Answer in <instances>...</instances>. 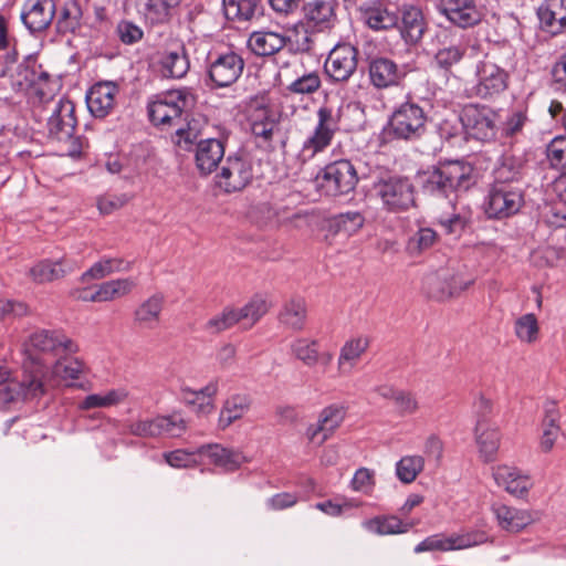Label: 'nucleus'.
<instances>
[{
	"mask_svg": "<svg viewBox=\"0 0 566 566\" xmlns=\"http://www.w3.org/2000/svg\"><path fill=\"white\" fill-rule=\"evenodd\" d=\"M524 205V181L521 167L505 160L494 171L484 200V211L490 219H506L516 214Z\"/></svg>",
	"mask_w": 566,
	"mask_h": 566,
	"instance_id": "obj_1",
	"label": "nucleus"
},
{
	"mask_svg": "<svg viewBox=\"0 0 566 566\" xmlns=\"http://www.w3.org/2000/svg\"><path fill=\"white\" fill-rule=\"evenodd\" d=\"M423 195L434 199H448L455 210L458 191L468 190L473 184V167L462 160H450L433 166L419 176Z\"/></svg>",
	"mask_w": 566,
	"mask_h": 566,
	"instance_id": "obj_2",
	"label": "nucleus"
},
{
	"mask_svg": "<svg viewBox=\"0 0 566 566\" xmlns=\"http://www.w3.org/2000/svg\"><path fill=\"white\" fill-rule=\"evenodd\" d=\"M78 346L62 331L40 329L32 333L25 346L28 359L24 363V379H28L31 370L44 369L57 356L75 354Z\"/></svg>",
	"mask_w": 566,
	"mask_h": 566,
	"instance_id": "obj_3",
	"label": "nucleus"
},
{
	"mask_svg": "<svg viewBox=\"0 0 566 566\" xmlns=\"http://www.w3.org/2000/svg\"><path fill=\"white\" fill-rule=\"evenodd\" d=\"M75 104L69 98H61L52 109L48 119V137L60 144L61 156L77 159L82 156L85 142L74 135L77 125Z\"/></svg>",
	"mask_w": 566,
	"mask_h": 566,
	"instance_id": "obj_4",
	"label": "nucleus"
},
{
	"mask_svg": "<svg viewBox=\"0 0 566 566\" xmlns=\"http://www.w3.org/2000/svg\"><path fill=\"white\" fill-rule=\"evenodd\" d=\"M196 104V96L190 88L170 90L154 95L147 104L150 123L161 129L177 127L182 115Z\"/></svg>",
	"mask_w": 566,
	"mask_h": 566,
	"instance_id": "obj_5",
	"label": "nucleus"
},
{
	"mask_svg": "<svg viewBox=\"0 0 566 566\" xmlns=\"http://www.w3.org/2000/svg\"><path fill=\"white\" fill-rule=\"evenodd\" d=\"M375 196L389 212H403L415 205V187L407 177L388 175L373 185Z\"/></svg>",
	"mask_w": 566,
	"mask_h": 566,
	"instance_id": "obj_6",
	"label": "nucleus"
},
{
	"mask_svg": "<svg viewBox=\"0 0 566 566\" xmlns=\"http://www.w3.org/2000/svg\"><path fill=\"white\" fill-rule=\"evenodd\" d=\"M506 64L507 62L501 60L496 51L488 52L475 67L474 95L481 98H492L504 92L509 81V74L504 70Z\"/></svg>",
	"mask_w": 566,
	"mask_h": 566,
	"instance_id": "obj_7",
	"label": "nucleus"
},
{
	"mask_svg": "<svg viewBox=\"0 0 566 566\" xmlns=\"http://www.w3.org/2000/svg\"><path fill=\"white\" fill-rule=\"evenodd\" d=\"M317 124L313 134L304 142L298 158L306 163L317 153L323 151L332 143L334 134L338 130L340 108L324 105L317 109Z\"/></svg>",
	"mask_w": 566,
	"mask_h": 566,
	"instance_id": "obj_8",
	"label": "nucleus"
},
{
	"mask_svg": "<svg viewBox=\"0 0 566 566\" xmlns=\"http://www.w3.org/2000/svg\"><path fill=\"white\" fill-rule=\"evenodd\" d=\"M358 182L357 171L347 159L325 166L316 177V186L327 196H340L353 191Z\"/></svg>",
	"mask_w": 566,
	"mask_h": 566,
	"instance_id": "obj_9",
	"label": "nucleus"
},
{
	"mask_svg": "<svg viewBox=\"0 0 566 566\" xmlns=\"http://www.w3.org/2000/svg\"><path fill=\"white\" fill-rule=\"evenodd\" d=\"M427 116L422 107L416 103L401 104L391 115L389 133L403 140L420 138L426 132Z\"/></svg>",
	"mask_w": 566,
	"mask_h": 566,
	"instance_id": "obj_10",
	"label": "nucleus"
},
{
	"mask_svg": "<svg viewBox=\"0 0 566 566\" xmlns=\"http://www.w3.org/2000/svg\"><path fill=\"white\" fill-rule=\"evenodd\" d=\"M497 113L488 106L470 104L459 117L461 127L469 137L480 142L494 140L499 132Z\"/></svg>",
	"mask_w": 566,
	"mask_h": 566,
	"instance_id": "obj_11",
	"label": "nucleus"
},
{
	"mask_svg": "<svg viewBox=\"0 0 566 566\" xmlns=\"http://www.w3.org/2000/svg\"><path fill=\"white\" fill-rule=\"evenodd\" d=\"M148 71L163 80H181L190 70V61L184 46L158 50L147 57Z\"/></svg>",
	"mask_w": 566,
	"mask_h": 566,
	"instance_id": "obj_12",
	"label": "nucleus"
},
{
	"mask_svg": "<svg viewBox=\"0 0 566 566\" xmlns=\"http://www.w3.org/2000/svg\"><path fill=\"white\" fill-rule=\"evenodd\" d=\"M85 366L82 360L71 356V354H63L53 359L44 369L36 370L35 376L38 379L43 381L42 390L38 396L44 394L48 387H55L60 385H70L73 380H76L84 373Z\"/></svg>",
	"mask_w": 566,
	"mask_h": 566,
	"instance_id": "obj_13",
	"label": "nucleus"
},
{
	"mask_svg": "<svg viewBox=\"0 0 566 566\" xmlns=\"http://www.w3.org/2000/svg\"><path fill=\"white\" fill-rule=\"evenodd\" d=\"M437 10L451 24L469 29L482 22L486 8L484 0H439Z\"/></svg>",
	"mask_w": 566,
	"mask_h": 566,
	"instance_id": "obj_14",
	"label": "nucleus"
},
{
	"mask_svg": "<svg viewBox=\"0 0 566 566\" xmlns=\"http://www.w3.org/2000/svg\"><path fill=\"white\" fill-rule=\"evenodd\" d=\"M473 283V279H464L461 273L439 270L427 274L422 280L426 294L437 301H446L459 295Z\"/></svg>",
	"mask_w": 566,
	"mask_h": 566,
	"instance_id": "obj_15",
	"label": "nucleus"
},
{
	"mask_svg": "<svg viewBox=\"0 0 566 566\" xmlns=\"http://www.w3.org/2000/svg\"><path fill=\"white\" fill-rule=\"evenodd\" d=\"M252 177V166L247 158L229 155L223 160L214 180L218 188L226 193H232L244 189L251 182Z\"/></svg>",
	"mask_w": 566,
	"mask_h": 566,
	"instance_id": "obj_16",
	"label": "nucleus"
},
{
	"mask_svg": "<svg viewBox=\"0 0 566 566\" xmlns=\"http://www.w3.org/2000/svg\"><path fill=\"white\" fill-rule=\"evenodd\" d=\"M244 70V60L233 51L210 55L208 76L216 87H228L235 83Z\"/></svg>",
	"mask_w": 566,
	"mask_h": 566,
	"instance_id": "obj_17",
	"label": "nucleus"
},
{
	"mask_svg": "<svg viewBox=\"0 0 566 566\" xmlns=\"http://www.w3.org/2000/svg\"><path fill=\"white\" fill-rule=\"evenodd\" d=\"M488 541L486 535L483 532H469L464 534H451L446 536L443 534H434L428 536L420 542L413 549L416 554L423 552H448L467 549Z\"/></svg>",
	"mask_w": 566,
	"mask_h": 566,
	"instance_id": "obj_18",
	"label": "nucleus"
},
{
	"mask_svg": "<svg viewBox=\"0 0 566 566\" xmlns=\"http://www.w3.org/2000/svg\"><path fill=\"white\" fill-rule=\"evenodd\" d=\"M358 50L349 44H337L328 54L324 69L333 82H347L356 72Z\"/></svg>",
	"mask_w": 566,
	"mask_h": 566,
	"instance_id": "obj_19",
	"label": "nucleus"
},
{
	"mask_svg": "<svg viewBox=\"0 0 566 566\" xmlns=\"http://www.w3.org/2000/svg\"><path fill=\"white\" fill-rule=\"evenodd\" d=\"M43 381L35 376L30 375L28 379L18 381L11 378V373L7 367H0V406H7L19 399L38 397L42 390Z\"/></svg>",
	"mask_w": 566,
	"mask_h": 566,
	"instance_id": "obj_20",
	"label": "nucleus"
},
{
	"mask_svg": "<svg viewBox=\"0 0 566 566\" xmlns=\"http://www.w3.org/2000/svg\"><path fill=\"white\" fill-rule=\"evenodd\" d=\"M14 84L20 90L31 88L41 102H48L55 92V83L50 81L49 75L27 64H20L14 77Z\"/></svg>",
	"mask_w": 566,
	"mask_h": 566,
	"instance_id": "obj_21",
	"label": "nucleus"
},
{
	"mask_svg": "<svg viewBox=\"0 0 566 566\" xmlns=\"http://www.w3.org/2000/svg\"><path fill=\"white\" fill-rule=\"evenodd\" d=\"M398 15L399 22L397 27L401 39L408 45L418 44L428 29V23L422 10L412 4H403L399 9Z\"/></svg>",
	"mask_w": 566,
	"mask_h": 566,
	"instance_id": "obj_22",
	"label": "nucleus"
},
{
	"mask_svg": "<svg viewBox=\"0 0 566 566\" xmlns=\"http://www.w3.org/2000/svg\"><path fill=\"white\" fill-rule=\"evenodd\" d=\"M55 11L54 0H27L21 12V20L30 32H41L50 27Z\"/></svg>",
	"mask_w": 566,
	"mask_h": 566,
	"instance_id": "obj_23",
	"label": "nucleus"
},
{
	"mask_svg": "<svg viewBox=\"0 0 566 566\" xmlns=\"http://www.w3.org/2000/svg\"><path fill=\"white\" fill-rule=\"evenodd\" d=\"M345 416L346 410L343 406L331 405L325 407L321 411L317 422L315 424H311L307 428V439L313 443L322 444L340 426L345 419Z\"/></svg>",
	"mask_w": 566,
	"mask_h": 566,
	"instance_id": "obj_24",
	"label": "nucleus"
},
{
	"mask_svg": "<svg viewBox=\"0 0 566 566\" xmlns=\"http://www.w3.org/2000/svg\"><path fill=\"white\" fill-rule=\"evenodd\" d=\"M226 146L220 138H206L196 144L195 165L201 176H208L216 171L223 163Z\"/></svg>",
	"mask_w": 566,
	"mask_h": 566,
	"instance_id": "obj_25",
	"label": "nucleus"
},
{
	"mask_svg": "<svg viewBox=\"0 0 566 566\" xmlns=\"http://www.w3.org/2000/svg\"><path fill=\"white\" fill-rule=\"evenodd\" d=\"M368 75L370 83L382 90L398 85L405 77V72L391 59L377 56L369 61Z\"/></svg>",
	"mask_w": 566,
	"mask_h": 566,
	"instance_id": "obj_26",
	"label": "nucleus"
},
{
	"mask_svg": "<svg viewBox=\"0 0 566 566\" xmlns=\"http://www.w3.org/2000/svg\"><path fill=\"white\" fill-rule=\"evenodd\" d=\"M188 428L187 420L179 412L158 416L144 421V437H181Z\"/></svg>",
	"mask_w": 566,
	"mask_h": 566,
	"instance_id": "obj_27",
	"label": "nucleus"
},
{
	"mask_svg": "<svg viewBox=\"0 0 566 566\" xmlns=\"http://www.w3.org/2000/svg\"><path fill=\"white\" fill-rule=\"evenodd\" d=\"M118 90L109 82L97 83L87 93V107L97 118L106 117L115 106V97Z\"/></svg>",
	"mask_w": 566,
	"mask_h": 566,
	"instance_id": "obj_28",
	"label": "nucleus"
},
{
	"mask_svg": "<svg viewBox=\"0 0 566 566\" xmlns=\"http://www.w3.org/2000/svg\"><path fill=\"white\" fill-rule=\"evenodd\" d=\"M334 0H313L303 6L306 23L318 30L331 29L336 21Z\"/></svg>",
	"mask_w": 566,
	"mask_h": 566,
	"instance_id": "obj_29",
	"label": "nucleus"
},
{
	"mask_svg": "<svg viewBox=\"0 0 566 566\" xmlns=\"http://www.w3.org/2000/svg\"><path fill=\"white\" fill-rule=\"evenodd\" d=\"M492 513L494 514L497 525L506 532L517 533L530 525L534 518L533 515L526 510H520L502 503L492 505Z\"/></svg>",
	"mask_w": 566,
	"mask_h": 566,
	"instance_id": "obj_30",
	"label": "nucleus"
},
{
	"mask_svg": "<svg viewBox=\"0 0 566 566\" xmlns=\"http://www.w3.org/2000/svg\"><path fill=\"white\" fill-rule=\"evenodd\" d=\"M537 14L543 30L553 35L560 33L566 27L565 0H545Z\"/></svg>",
	"mask_w": 566,
	"mask_h": 566,
	"instance_id": "obj_31",
	"label": "nucleus"
},
{
	"mask_svg": "<svg viewBox=\"0 0 566 566\" xmlns=\"http://www.w3.org/2000/svg\"><path fill=\"white\" fill-rule=\"evenodd\" d=\"M501 434L499 428L486 420L478 419L475 426V442L481 458L485 462L493 461L500 447Z\"/></svg>",
	"mask_w": 566,
	"mask_h": 566,
	"instance_id": "obj_32",
	"label": "nucleus"
},
{
	"mask_svg": "<svg viewBox=\"0 0 566 566\" xmlns=\"http://www.w3.org/2000/svg\"><path fill=\"white\" fill-rule=\"evenodd\" d=\"M202 458L209 459L211 463L221 467L227 471H234L245 462V457L237 450L227 449L217 443H209L199 447Z\"/></svg>",
	"mask_w": 566,
	"mask_h": 566,
	"instance_id": "obj_33",
	"label": "nucleus"
},
{
	"mask_svg": "<svg viewBox=\"0 0 566 566\" xmlns=\"http://www.w3.org/2000/svg\"><path fill=\"white\" fill-rule=\"evenodd\" d=\"M252 399L247 394H233L228 397L219 413L218 427L221 430L227 429L235 421L242 419L249 412Z\"/></svg>",
	"mask_w": 566,
	"mask_h": 566,
	"instance_id": "obj_34",
	"label": "nucleus"
},
{
	"mask_svg": "<svg viewBox=\"0 0 566 566\" xmlns=\"http://www.w3.org/2000/svg\"><path fill=\"white\" fill-rule=\"evenodd\" d=\"M280 129V122L274 112L259 108L251 115V132L263 145H270Z\"/></svg>",
	"mask_w": 566,
	"mask_h": 566,
	"instance_id": "obj_35",
	"label": "nucleus"
},
{
	"mask_svg": "<svg viewBox=\"0 0 566 566\" xmlns=\"http://www.w3.org/2000/svg\"><path fill=\"white\" fill-rule=\"evenodd\" d=\"M286 44V38L279 32L255 31L248 41L250 50L259 56H270L281 51Z\"/></svg>",
	"mask_w": 566,
	"mask_h": 566,
	"instance_id": "obj_36",
	"label": "nucleus"
},
{
	"mask_svg": "<svg viewBox=\"0 0 566 566\" xmlns=\"http://www.w3.org/2000/svg\"><path fill=\"white\" fill-rule=\"evenodd\" d=\"M530 124L527 106L517 105L509 111L505 119L500 124L499 130L504 138L517 139Z\"/></svg>",
	"mask_w": 566,
	"mask_h": 566,
	"instance_id": "obj_37",
	"label": "nucleus"
},
{
	"mask_svg": "<svg viewBox=\"0 0 566 566\" xmlns=\"http://www.w3.org/2000/svg\"><path fill=\"white\" fill-rule=\"evenodd\" d=\"M368 347L369 338L366 336H358L346 340L338 356L337 364L339 373H349Z\"/></svg>",
	"mask_w": 566,
	"mask_h": 566,
	"instance_id": "obj_38",
	"label": "nucleus"
},
{
	"mask_svg": "<svg viewBox=\"0 0 566 566\" xmlns=\"http://www.w3.org/2000/svg\"><path fill=\"white\" fill-rule=\"evenodd\" d=\"M130 268L132 263L122 258H103L82 274L81 282L101 280L113 273L127 272Z\"/></svg>",
	"mask_w": 566,
	"mask_h": 566,
	"instance_id": "obj_39",
	"label": "nucleus"
},
{
	"mask_svg": "<svg viewBox=\"0 0 566 566\" xmlns=\"http://www.w3.org/2000/svg\"><path fill=\"white\" fill-rule=\"evenodd\" d=\"M365 23L375 31L388 30L398 25L399 15L381 4H371L363 9Z\"/></svg>",
	"mask_w": 566,
	"mask_h": 566,
	"instance_id": "obj_40",
	"label": "nucleus"
},
{
	"mask_svg": "<svg viewBox=\"0 0 566 566\" xmlns=\"http://www.w3.org/2000/svg\"><path fill=\"white\" fill-rule=\"evenodd\" d=\"M258 9V0H223L224 14L231 21H250L255 17Z\"/></svg>",
	"mask_w": 566,
	"mask_h": 566,
	"instance_id": "obj_41",
	"label": "nucleus"
},
{
	"mask_svg": "<svg viewBox=\"0 0 566 566\" xmlns=\"http://www.w3.org/2000/svg\"><path fill=\"white\" fill-rule=\"evenodd\" d=\"M281 322L294 331H301L305 325L306 304L303 298H293L289 301L281 311Z\"/></svg>",
	"mask_w": 566,
	"mask_h": 566,
	"instance_id": "obj_42",
	"label": "nucleus"
},
{
	"mask_svg": "<svg viewBox=\"0 0 566 566\" xmlns=\"http://www.w3.org/2000/svg\"><path fill=\"white\" fill-rule=\"evenodd\" d=\"M269 307L265 300L261 296H254L249 303L239 310H234V314L244 328L252 327L266 312Z\"/></svg>",
	"mask_w": 566,
	"mask_h": 566,
	"instance_id": "obj_43",
	"label": "nucleus"
},
{
	"mask_svg": "<svg viewBox=\"0 0 566 566\" xmlns=\"http://www.w3.org/2000/svg\"><path fill=\"white\" fill-rule=\"evenodd\" d=\"M363 526L367 531L379 535L401 534L409 530V525L403 524L401 520L396 516H377L365 521Z\"/></svg>",
	"mask_w": 566,
	"mask_h": 566,
	"instance_id": "obj_44",
	"label": "nucleus"
},
{
	"mask_svg": "<svg viewBox=\"0 0 566 566\" xmlns=\"http://www.w3.org/2000/svg\"><path fill=\"white\" fill-rule=\"evenodd\" d=\"M291 352L307 367H313L319 361L318 342L316 339L300 337L291 343Z\"/></svg>",
	"mask_w": 566,
	"mask_h": 566,
	"instance_id": "obj_45",
	"label": "nucleus"
},
{
	"mask_svg": "<svg viewBox=\"0 0 566 566\" xmlns=\"http://www.w3.org/2000/svg\"><path fill=\"white\" fill-rule=\"evenodd\" d=\"M66 273L62 261L52 262L50 260H43L38 262L30 269V276L36 283H46L60 277H63Z\"/></svg>",
	"mask_w": 566,
	"mask_h": 566,
	"instance_id": "obj_46",
	"label": "nucleus"
},
{
	"mask_svg": "<svg viewBox=\"0 0 566 566\" xmlns=\"http://www.w3.org/2000/svg\"><path fill=\"white\" fill-rule=\"evenodd\" d=\"M126 392L123 390L112 389L106 392L93 394L85 397L78 405L81 410H90L94 408H107L123 401Z\"/></svg>",
	"mask_w": 566,
	"mask_h": 566,
	"instance_id": "obj_47",
	"label": "nucleus"
},
{
	"mask_svg": "<svg viewBox=\"0 0 566 566\" xmlns=\"http://www.w3.org/2000/svg\"><path fill=\"white\" fill-rule=\"evenodd\" d=\"M423 467L424 459L421 455H405L396 463L397 478L409 484L417 479Z\"/></svg>",
	"mask_w": 566,
	"mask_h": 566,
	"instance_id": "obj_48",
	"label": "nucleus"
},
{
	"mask_svg": "<svg viewBox=\"0 0 566 566\" xmlns=\"http://www.w3.org/2000/svg\"><path fill=\"white\" fill-rule=\"evenodd\" d=\"M181 0H147L146 19L153 23H164L170 17V10L177 7Z\"/></svg>",
	"mask_w": 566,
	"mask_h": 566,
	"instance_id": "obj_49",
	"label": "nucleus"
},
{
	"mask_svg": "<svg viewBox=\"0 0 566 566\" xmlns=\"http://www.w3.org/2000/svg\"><path fill=\"white\" fill-rule=\"evenodd\" d=\"M467 52V46L462 43L442 46L434 54V62L442 70H450L460 63Z\"/></svg>",
	"mask_w": 566,
	"mask_h": 566,
	"instance_id": "obj_50",
	"label": "nucleus"
},
{
	"mask_svg": "<svg viewBox=\"0 0 566 566\" xmlns=\"http://www.w3.org/2000/svg\"><path fill=\"white\" fill-rule=\"evenodd\" d=\"M546 158L553 168L566 174V136H556L547 144Z\"/></svg>",
	"mask_w": 566,
	"mask_h": 566,
	"instance_id": "obj_51",
	"label": "nucleus"
},
{
	"mask_svg": "<svg viewBox=\"0 0 566 566\" xmlns=\"http://www.w3.org/2000/svg\"><path fill=\"white\" fill-rule=\"evenodd\" d=\"M438 240L437 232L431 228H420L407 242V251L416 255L430 249Z\"/></svg>",
	"mask_w": 566,
	"mask_h": 566,
	"instance_id": "obj_52",
	"label": "nucleus"
},
{
	"mask_svg": "<svg viewBox=\"0 0 566 566\" xmlns=\"http://www.w3.org/2000/svg\"><path fill=\"white\" fill-rule=\"evenodd\" d=\"M538 333V322L534 314H524L516 319L515 335L520 340L532 344L537 340Z\"/></svg>",
	"mask_w": 566,
	"mask_h": 566,
	"instance_id": "obj_53",
	"label": "nucleus"
},
{
	"mask_svg": "<svg viewBox=\"0 0 566 566\" xmlns=\"http://www.w3.org/2000/svg\"><path fill=\"white\" fill-rule=\"evenodd\" d=\"M165 461L172 468H188L196 465L202 459L199 448L193 450L178 449L164 453Z\"/></svg>",
	"mask_w": 566,
	"mask_h": 566,
	"instance_id": "obj_54",
	"label": "nucleus"
},
{
	"mask_svg": "<svg viewBox=\"0 0 566 566\" xmlns=\"http://www.w3.org/2000/svg\"><path fill=\"white\" fill-rule=\"evenodd\" d=\"M365 222V218L360 212L348 211L340 213L334 220V227L336 232L344 233L345 235H352L356 233Z\"/></svg>",
	"mask_w": 566,
	"mask_h": 566,
	"instance_id": "obj_55",
	"label": "nucleus"
},
{
	"mask_svg": "<svg viewBox=\"0 0 566 566\" xmlns=\"http://www.w3.org/2000/svg\"><path fill=\"white\" fill-rule=\"evenodd\" d=\"M438 223L447 234L459 237L469 223V218L461 212H451L438 218Z\"/></svg>",
	"mask_w": 566,
	"mask_h": 566,
	"instance_id": "obj_56",
	"label": "nucleus"
},
{
	"mask_svg": "<svg viewBox=\"0 0 566 566\" xmlns=\"http://www.w3.org/2000/svg\"><path fill=\"white\" fill-rule=\"evenodd\" d=\"M321 77L317 72L306 73L294 80L287 90L294 94H313L321 87Z\"/></svg>",
	"mask_w": 566,
	"mask_h": 566,
	"instance_id": "obj_57",
	"label": "nucleus"
},
{
	"mask_svg": "<svg viewBox=\"0 0 566 566\" xmlns=\"http://www.w3.org/2000/svg\"><path fill=\"white\" fill-rule=\"evenodd\" d=\"M238 323L234 308H224L222 313L211 317L205 325V329L211 334L223 332Z\"/></svg>",
	"mask_w": 566,
	"mask_h": 566,
	"instance_id": "obj_58",
	"label": "nucleus"
},
{
	"mask_svg": "<svg viewBox=\"0 0 566 566\" xmlns=\"http://www.w3.org/2000/svg\"><path fill=\"white\" fill-rule=\"evenodd\" d=\"M374 486L375 471L368 468H359L350 481L352 490L363 494H370Z\"/></svg>",
	"mask_w": 566,
	"mask_h": 566,
	"instance_id": "obj_59",
	"label": "nucleus"
},
{
	"mask_svg": "<svg viewBox=\"0 0 566 566\" xmlns=\"http://www.w3.org/2000/svg\"><path fill=\"white\" fill-rule=\"evenodd\" d=\"M218 390L219 386L217 380H212L203 388L196 390L200 399L197 413L209 415L212 412L214 408L212 399L217 395Z\"/></svg>",
	"mask_w": 566,
	"mask_h": 566,
	"instance_id": "obj_60",
	"label": "nucleus"
},
{
	"mask_svg": "<svg viewBox=\"0 0 566 566\" xmlns=\"http://www.w3.org/2000/svg\"><path fill=\"white\" fill-rule=\"evenodd\" d=\"M394 403L400 416H411L419 409V402L416 396L406 390H399V392L396 394Z\"/></svg>",
	"mask_w": 566,
	"mask_h": 566,
	"instance_id": "obj_61",
	"label": "nucleus"
},
{
	"mask_svg": "<svg viewBox=\"0 0 566 566\" xmlns=\"http://www.w3.org/2000/svg\"><path fill=\"white\" fill-rule=\"evenodd\" d=\"M163 304L164 295L161 293H156L144 302V325L148 324L153 327L158 322Z\"/></svg>",
	"mask_w": 566,
	"mask_h": 566,
	"instance_id": "obj_62",
	"label": "nucleus"
},
{
	"mask_svg": "<svg viewBox=\"0 0 566 566\" xmlns=\"http://www.w3.org/2000/svg\"><path fill=\"white\" fill-rule=\"evenodd\" d=\"M117 34L125 44H133L142 39V30L129 21H120L117 25Z\"/></svg>",
	"mask_w": 566,
	"mask_h": 566,
	"instance_id": "obj_63",
	"label": "nucleus"
},
{
	"mask_svg": "<svg viewBox=\"0 0 566 566\" xmlns=\"http://www.w3.org/2000/svg\"><path fill=\"white\" fill-rule=\"evenodd\" d=\"M126 196L105 195L98 198L97 208L103 214H111L127 202Z\"/></svg>",
	"mask_w": 566,
	"mask_h": 566,
	"instance_id": "obj_64",
	"label": "nucleus"
}]
</instances>
